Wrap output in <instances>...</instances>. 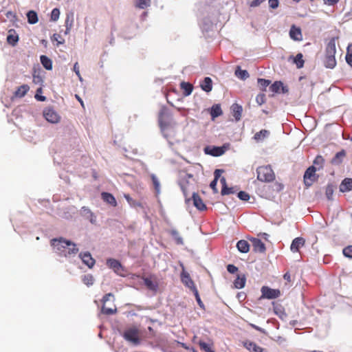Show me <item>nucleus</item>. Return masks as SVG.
<instances>
[{
    "instance_id": "f257e3e1",
    "label": "nucleus",
    "mask_w": 352,
    "mask_h": 352,
    "mask_svg": "<svg viewBox=\"0 0 352 352\" xmlns=\"http://www.w3.org/2000/svg\"><path fill=\"white\" fill-rule=\"evenodd\" d=\"M51 245L60 256L66 257L75 255L78 252V248L75 243L63 237L52 239Z\"/></svg>"
},
{
    "instance_id": "f03ea898",
    "label": "nucleus",
    "mask_w": 352,
    "mask_h": 352,
    "mask_svg": "<svg viewBox=\"0 0 352 352\" xmlns=\"http://www.w3.org/2000/svg\"><path fill=\"white\" fill-rule=\"evenodd\" d=\"M338 39V37H333L327 44L324 64L327 68L333 69L336 65L335 54L336 52V43Z\"/></svg>"
},
{
    "instance_id": "7ed1b4c3",
    "label": "nucleus",
    "mask_w": 352,
    "mask_h": 352,
    "mask_svg": "<svg viewBox=\"0 0 352 352\" xmlns=\"http://www.w3.org/2000/svg\"><path fill=\"white\" fill-rule=\"evenodd\" d=\"M158 122L162 131L173 128L177 124L173 120L171 112L165 107H163L160 111Z\"/></svg>"
},
{
    "instance_id": "20e7f679",
    "label": "nucleus",
    "mask_w": 352,
    "mask_h": 352,
    "mask_svg": "<svg viewBox=\"0 0 352 352\" xmlns=\"http://www.w3.org/2000/svg\"><path fill=\"white\" fill-rule=\"evenodd\" d=\"M256 173L257 179L262 182H271L275 179V174L270 165L258 167Z\"/></svg>"
},
{
    "instance_id": "39448f33",
    "label": "nucleus",
    "mask_w": 352,
    "mask_h": 352,
    "mask_svg": "<svg viewBox=\"0 0 352 352\" xmlns=\"http://www.w3.org/2000/svg\"><path fill=\"white\" fill-rule=\"evenodd\" d=\"M139 334L140 332L137 328H129L124 331L123 333V338L126 341L130 342L135 345H138L140 343Z\"/></svg>"
},
{
    "instance_id": "423d86ee",
    "label": "nucleus",
    "mask_w": 352,
    "mask_h": 352,
    "mask_svg": "<svg viewBox=\"0 0 352 352\" xmlns=\"http://www.w3.org/2000/svg\"><path fill=\"white\" fill-rule=\"evenodd\" d=\"M317 168L314 166L309 167L304 174V184L308 188L310 187L317 179L316 175Z\"/></svg>"
},
{
    "instance_id": "0eeeda50",
    "label": "nucleus",
    "mask_w": 352,
    "mask_h": 352,
    "mask_svg": "<svg viewBox=\"0 0 352 352\" xmlns=\"http://www.w3.org/2000/svg\"><path fill=\"white\" fill-rule=\"evenodd\" d=\"M112 298L113 300H114V295L112 293H108L105 294L102 300V307L101 309V312L103 314L105 315H112L116 313L117 309L116 305H113V307L109 308L106 307V303L107 301L110 300V299Z\"/></svg>"
},
{
    "instance_id": "6e6552de",
    "label": "nucleus",
    "mask_w": 352,
    "mask_h": 352,
    "mask_svg": "<svg viewBox=\"0 0 352 352\" xmlns=\"http://www.w3.org/2000/svg\"><path fill=\"white\" fill-rule=\"evenodd\" d=\"M261 298L267 299H274L280 296V292L279 289H272L267 286H263L261 287Z\"/></svg>"
},
{
    "instance_id": "1a4fd4ad",
    "label": "nucleus",
    "mask_w": 352,
    "mask_h": 352,
    "mask_svg": "<svg viewBox=\"0 0 352 352\" xmlns=\"http://www.w3.org/2000/svg\"><path fill=\"white\" fill-rule=\"evenodd\" d=\"M144 285L147 289L153 292H157L159 288V283L155 275L151 274L149 277H142Z\"/></svg>"
},
{
    "instance_id": "9d476101",
    "label": "nucleus",
    "mask_w": 352,
    "mask_h": 352,
    "mask_svg": "<svg viewBox=\"0 0 352 352\" xmlns=\"http://www.w3.org/2000/svg\"><path fill=\"white\" fill-rule=\"evenodd\" d=\"M43 116L45 118L51 123H58L60 120L59 115L52 108L45 109Z\"/></svg>"
},
{
    "instance_id": "9b49d317",
    "label": "nucleus",
    "mask_w": 352,
    "mask_h": 352,
    "mask_svg": "<svg viewBox=\"0 0 352 352\" xmlns=\"http://www.w3.org/2000/svg\"><path fill=\"white\" fill-rule=\"evenodd\" d=\"M181 280L182 283L187 287H188L192 292L195 291V289H197L195 285V283L192 278H190V274L183 270L181 274Z\"/></svg>"
},
{
    "instance_id": "f8f14e48",
    "label": "nucleus",
    "mask_w": 352,
    "mask_h": 352,
    "mask_svg": "<svg viewBox=\"0 0 352 352\" xmlns=\"http://www.w3.org/2000/svg\"><path fill=\"white\" fill-rule=\"evenodd\" d=\"M107 265L112 269L117 274H120L121 271H123V267L120 262L114 258H109L107 260Z\"/></svg>"
},
{
    "instance_id": "ddd939ff",
    "label": "nucleus",
    "mask_w": 352,
    "mask_h": 352,
    "mask_svg": "<svg viewBox=\"0 0 352 352\" xmlns=\"http://www.w3.org/2000/svg\"><path fill=\"white\" fill-rule=\"evenodd\" d=\"M253 250L256 252L263 253L265 252V245L262 241L257 238L251 239Z\"/></svg>"
},
{
    "instance_id": "4468645a",
    "label": "nucleus",
    "mask_w": 352,
    "mask_h": 352,
    "mask_svg": "<svg viewBox=\"0 0 352 352\" xmlns=\"http://www.w3.org/2000/svg\"><path fill=\"white\" fill-rule=\"evenodd\" d=\"M243 346L245 348H246L250 352H267V351H265V350L263 348L258 346L254 342H252L250 340H246V341L243 342Z\"/></svg>"
},
{
    "instance_id": "2eb2a0df",
    "label": "nucleus",
    "mask_w": 352,
    "mask_h": 352,
    "mask_svg": "<svg viewBox=\"0 0 352 352\" xmlns=\"http://www.w3.org/2000/svg\"><path fill=\"white\" fill-rule=\"evenodd\" d=\"M305 240L302 237L295 238L291 244L290 250L292 252H298L300 248L305 245Z\"/></svg>"
},
{
    "instance_id": "dca6fc26",
    "label": "nucleus",
    "mask_w": 352,
    "mask_h": 352,
    "mask_svg": "<svg viewBox=\"0 0 352 352\" xmlns=\"http://www.w3.org/2000/svg\"><path fill=\"white\" fill-rule=\"evenodd\" d=\"M289 36L294 41H302V35L300 28H296L294 25H293L289 30Z\"/></svg>"
},
{
    "instance_id": "f3484780",
    "label": "nucleus",
    "mask_w": 352,
    "mask_h": 352,
    "mask_svg": "<svg viewBox=\"0 0 352 352\" xmlns=\"http://www.w3.org/2000/svg\"><path fill=\"white\" fill-rule=\"evenodd\" d=\"M231 111L236 121H239L241 118L243 107L238 103H234L231 106Z\"/></svg>"
},
{
    "instance_id": "a211bd4d",
    "label": "nucleus",
    "mask_w": 352,
    "mask_h": 352,
    "mask_svg": "<svg viewBox=\"0 0 352 352\" xmlns=\"http://www.w3.org/2000/svg\"><path fill=\"white\" fill-rule=\"evenodd\" d=\"M192 200H193V204L194 206L199 210H206V206L204 203L201 197L195 192H193L192 194Z\"/></svg>"
},
{
    "instance_id": "6ab92c4d",
    "label": "nucleus",
    "mask_w": 352,
    "mask_h": 352,
    "mask_svg": "<svg viewBox=\"0 0 352 352\" xmlns=\"http://www.w3.org/2000/svg\"><path fill=\"white\" fill-rule=\"evenodd\" d=\"M270 89L273 93H278L280 89H281L282 92L284 94L288 91V89L286 87H284L283 82L280 81H275L270 87Z\"/></svg>"
},
{
    "instance_id": "aec40b11",
    "label": "nucleus",
    "mask_w": 352,
    "mask_h": 352,
    "mask_svg": "<svg viewBox=\"0 0 352 352\" xmlns=\"http://www.w3.org/2000/svg\"><path fill=\"white\" fill-rule=\"evenodd\" d=\"M19 41V35L16 32V31L13 29H11L8 31V34L7 36V42L10 45L14 46Z\"/></svg>"
},
{
    "instance_id": "412c9836",
    "label": "nucleus",
    "mask_w": 352,
    "mask_h": 352,
    "mask_svg": "<svg viewBox=\"0 0 352 352\" xmlns=\"http://www.w3.org/2000/svg\"><path fill=\"white\" fill-rule=\"evenodd\" d=\"M80 256L82 262L86 264L89 268L92 267L95 264V260L91 257L89 252L80 254Z\"/></svg>"
},
{
    "instance_id": "4be33fe9",
    "label": "nucleus",
    "mask_w": 352,
    "mask_h": 352,
    "mask_svg": "<svg viewBox=\"0 0 352 352\" xmlns=\"http://www.w3.org/2000/svg\"><path fill=\"white\" fill-rule=\"evenodd\" d=\"M201 88L206 92L208 93L212 89V80L210 77H205L200 83Z\"/></svg>"
},
{
    "instance_id": "5701e85b",
    "label": "nucleus",
    "mask_w": 352,
    "mask_h": 352,
    "mask_svg": "<svg viewBox=\"0 0 352 352\" xmlns=\"http://www.w3.org/2000/svg\"><path fill=\"white\" fill-rule=\"evenodd\" d=\"M352 190V179L345 178L340 185V190L342 192H349Z\"/></svg>"
},
{
    "instance_id": "b1692460",
    "label": "nucleus",
    "mask_w": 352,
    "mask_h": 352,
    "mask_svg": "<svg viewBox=\"0 0 352 352\" xmlns=\"http://www.w3.org/2000/svg\"><path fill=\"white\" fill-rule=\"evenodd\" d=\"M101 197L104 201L108 203L111 206L114 207L117 206V201L112 194L104 192H102Z\"/></svg>"
},
{
    "instance_id": "393cba45",
    "label": "nucleus",
    "mask_w": 352,
    "mask_h": 352,
    "mask_svg": "<svg viewBox=\"0 0 352 352\" xmlns=\"http://www.w3.org/2000/svg\"><path fill=\"white\" fill-rule=\"evenodd\" d=\"M346 156V152L344 150H342L341 151L337 153L336 155L332 158L331 163L333 165H339L340 164L344 157Z\"/></svg>"
},
{
    "instance_id": "a878e982",
    "label": "nucleus",
    "mask_w": 352,
    "mask_h": 352,
    "mask_svg": "<svg viewBox=\"0 0 352 352\" xmlns=\"http://www.w3.org/2000/svg\"><path fill=\"white\" fill-rule=\"evenodd\" d=\"M236 248L240 252L247 253L250 250V245L245 240H240L236 243Z\"/></svg>"
},
{
    "instance_id": "bb28decb",
    "label": "nucleus",
    "mask_w": 352,
    "mask_h": 352,
    "mask_svg": "<svg viewBox=\"0 0 352 352\" xmlns=\"http://www.w3.org/2000/svg\"><path fill=\"white\" fill-rule=\"evenodd\" d=\"M246 282V278L244 274L238 275L234 281V285L237 289H241L244 287Z\"/></svg>"
},
{
    "instance_id": "cd10ccee",
    "label": "nucleus",
    "mask_w": 352,
    "mask_h": 352,
    "mask_svg": "<svg viewBox=\"0 0 352 352\" xmlns=\"http://www.w3.org/2000/svg\"><path fill=\"white\" fill-rule=\"evenodd\" d=\"M30 87L28 85H23L17 88L14 92V96L18 98L23 97L29 91Z\"/></svg>"
},
{
    "instance_id": "c85d7f7f",
    "label": "nucleus",
    "mask_w": 352,
    "mask_h": 352,
    "mask_svg": "<svg viewBox=\"0 0 352 352\" xmlns=\"http://www.w3.org/2000/svg\"><path fill=\"white\" fill-rule=\"evenodd\" d=\"M270 135V131L266 129H262L260 131L256 133L254 135V139L256 141H261L264 140Z\"/></svg>"
},
{
    "instance_id": "c756f323",
    "label": "nucleus",
    "mask_w": 352,
    "mask_h": 352,
    "mask_svg": "<svg viewBox=\"0 0 352 352\" xmlns=\"http://www.w3.org/2000/svg\"><path fill=\"white\" fill-rule=\"evenodd\" d=\"M40 59L43 66L46 69L50 70L52 69V62L50 58L45 55H42L41 56Z\"/></svg>"
},
{
    "instance_id": "7c9ffc66",
    "label": "nucleus",
    "mask_w": 352,
    "mask_h": 352,
    "mask_svg": "<svg viewBox=\"0 0 352 352\" xmlns=\"http://www.w3.org/2000/svg\"><path fill=\"white\" fill-rule=\"evenodd\" d=\"M28 21L30 24H35L38 22V16L35 11L30 10L27 13Z\"/></svg>"
},
{
    "instance_id": "2f4dec72",
    "label": "nucleus",
    "mask_w": 352,
    "mask_h": 352,
    "mask_svg": "<svg viewBox=\"0 0 352 352\" xmlns=\"http://www.w3.org/2000/svg\"><path fill=\"white\" fill-rule=\"evenodd\" d=\"M181 88L183 89L185 96H189L192 91L193 86L189 82H182L181 83Z\"/></svg>"
},
{
    "instance_id": "473e14b6",
    "label": "nucleus",
    "mask_w": 352,
    "mask_h": 352,
    "mask_svg": "<svg viewBox=\"0 0 352 352\" xmlns=\"http://www.w3.org/2000/svg\"><path fill=\"white\" fill-rule=\"evenodd\" d=\"M223 113L222 109L221 108V106L219 104H214L212 107L211 111H210V115L212 118H214L219 116H221Z\"/></svg>"
},
{
    "instance_id": "72a5a7b5",
    "label": "nucleus",
    "mask_w": 352,
    "mask_h": 352,
    "mask_svg": "<svg viewBox=\"0 0 352 352\" xmlns=\"http://www.w3.org/2000/svg\"><path fill=\"white\" fill-rule=\"evenodd\" d=\"M302 58V54L299 53L293 58L294 63L296 65L298 69L302 68L304 66L305 61Z\"/></svg>"
},
{
    "instance_id": "f704fd0d",
    "label": "nucleus",
    "mask_w": 352,
    "mask_h": 352,
    "mask_svg": "<svg viewBox=\"0 0 352 352\" xmlns=\"http://www.w3.org/2000/svg\"><path fill=\"white\" fill-rule=\"evenodd\" d=\"M74 23V16L72 14H67L65 19V27H66V32L70 31L72 28Z\"/></svg>"
},
{
    "instance_id": "c9c22d12",
    "label": "nucleus",
    "mask_w": 352,
    "mask_h": 352,
    "mask_svg": "<svg viewBox=\"0 0 352 352\" xmlns=\"http://www.w3.org/2000/svg\"><path fill=\"white\" fill-rule=\"evenodd\" d=\"M335 187L333 184H328L325 189V195L329 200H332Z\"/></svg>"
},
{
    "instance_id": "e433bc0d",
    "label": "nucleus",
    "mask_w": 352,
    "mask_h": 352,
    "mask_svg": "<svg viewBox=\"0 0 352 352\" xmlns=\"http://www.w3.org/2000/svg\"><path fill=\"white\" fill-rule=\"evenodd\" d=\"M345 59L347 64L352 67V45H349L346 48Z\"/></svg>"
},
{
    "instance_id": "4c0bfd02",
    "label": "nucleus",
    "mask_w": 352,
    "mask_h": 352,
    "mask_svg": "<svg viewBox=\"0 0 352 352\" xmlns=\"http://www.w3.org/2000/svg\"><path fill=\"white\" fill-rule=\"evenodd\" d=\"M257 82L260 89L262 91H265L267 87H268L271 83L270 80H266L264 78H258Z\"/></svg>"
},
{
    "instance_id": "58836bf2",
    "label": "nucleus",
    "mask_w": 352,
    "mask_h": 352,
    "mask_svg": "<svg viewBox=\"0 0 352 352\" xmlns=\"http://www.w3.org/2000/svg\"><path fill=\"white\" fill-rule=\"evenodd\" d=\"M235 75L242 80H245L249 77L248 72L246 70L241 69L240 67H238L237 69H236Z\"/></svg>"
},
{
    "instance_id": "ea45409f",
    "label": "nucleus",
    "mask_w": 352,
    "mask_h": 352,
    "mask_svg": "<svg viewBox=\"0 0 352 352\" xmlns=\"http://www.w3.org/2000/svg\"><path fill=\"white\" fill-rule=\"evenodd\" d=\"M324 164V159L321 155H318L314 161V166H318V169L320 170L323 168Z\"/></svg>"
},
{
    "instance_id": "a19ab883",
    "label": "nucleus",
    "mask_w": 352,
    "mask_h": 352,
    "mask_svg": "<svg viewBox=\"0 0 352 352\" xmlns=\"http://www.w3.org/2000/svg\"><path fill=\"white\" fill-rule=\"evenodd\" d=\"M151 0H137L136 7L140 9H145L150 6Z\"/></svg>"
},
{
    "instance_id": "79ce46f5",
    "label": "nucleus",
    "mask_w": 352,
    "mask_h": 352,
    "mask_svg": "<svg viewBox=\"0 0 352 352\" xmlns=\"http://www.w3.org/2000/svg\"><path fill=\"white\" fill-rule=\"evenodd\" d=\"M199 345L200 349L205 352H215L212 349L210 344H207L204 341H199Z\"/></svg>"
},
{
    "instance_id": "37998d69",
    "label": "nucleus",
    "mask_w": 352,
    "mask_h": 352,
    "mask_svg": "<svg viewBox=\"0 0 352 352\" xmlns=\"http://www.w3.org/2000/svg\"><path fill=\"white\" fill-rule=\"evenodd\" d=\"M124 198L127 201V202L132 206H139L141 207L142 204L140 202L136 201L135 200L133 199L129 195H124Z\"/></svg>"
},
{
    "instance_id": "c03bdc74",
    "label": "nucleus",
    "mask_w": 352,
    "mask_h": 352,
    "mask_svg": "<svg viewBox=\"0 0 352 352\" xmlns=\"http://www.w3.org/2000/svg\"><path fill=\"white\" fill-rule=\"evenodd\" d=\"M94 280V277L91 274L85 275V276H84V277L82 278V282L87 286L93 285Z\"/></svg>"
},
{
    "instance_id": "a18cd8bd",
    "label": "nucleus",
    "mask_w": 352,
    "mask_h": 352,
    "mask_svg": "<svg viewBox=\"0 0 352 352\" xmlns=\"http://www.w3.org/2000/svg\"><path fill=\"white\" fill-rule=\"evenodd\" d=\"M151 179H152L153 184L154 186L155 190L158 193L160 192V182H159L158 179L157 178V177L155 175H151Z\"/></svg>"
},
{
    "instance_id": "49530a36",
    "label": "nucleus",
    "mask_w": 352,
    "mask_h": 352,
    "mask_svg": "<svg viewBox=\"0 0 352 352\" xmlns=\"http://www.w3.org/2000/svg\"><path fill=\"white\" fill-rule=\"evenodd\" d=\"M266 98L264 94H259L256 97V101L258 105H262L265 102Z\"/></svg>"
},
{
    "instance_id": "de8ad7c7",
    "label": "nucleus",
    "mask_w": 352,
    "mask_h": 352,
    "mask_svg": "<svg viewBox=\"0 0 352 352\" xmlns=\"http://www.w3.org/2000/svg\"><path fill=\"white\" fill-rule=\"evenodd\" d=\"M234 190L233 188H229L228 186H222L221 189V195H230L234 194Z\"/></svg>"
},
{
    "instance_id": "09e8293b",
    "label": "nucleus",
    "mask_w": 352,
    "mask_h": 352,
    "mask_svg": "<svg viewBox=\"0 0 352 352\" xmlns=\"http://www.w3.org/2000/svg\"><path fill=\"white\" fill-rule=\"evenodd\" d=\"M192 292H193V294H194V295L195 296L196 300H197L199 306L201 308L204 309V305L202 300H201V298L199 296L198 290L197 289H195V291H193Z\"/></svg>"
},
{
    "instance_id": "8fccbe9b",
    "label": "nucleus",
    "mask_w": 352,
    "mask_h": 352,
    "mask_svg": "<svg viewBox=\"0 0 352 352\" xmlns=\"http://www.w3.org/2000/svg\"><path fill=\"white\" fill-rule=\"evenodd\" d=\"M60 15V11L58 8H54L51 13V19L54 21L58 20Z\"/></svg>"
},
{
    "instance_id": "3c124183",
    "label": "nucleus",
    "mask_w": 352,
    "mask_h": 352,
    "mask_svg": "<svg viewBox=\"0 0 352 352\" xmlns=\"http://www.w3.org/2000/svg\"><path fill=\"white\" fill-rule=\"evenodd\" d=\"M188 182H183L180 183V186L182 188V190L185 196V197H187L188 195Z\"/></svg>"
},
{
    "instance_id": "603ef678",
    "label": "nucleus",
    "mask_w": 352,
    "mask_h": 352,
    "mask_svg": "<svg viewBox=\"0 0 352 352\" xmlns=\"http://www.w3.org/2000/svg\"><path fill=\"white\" fill-rule=\"evenodd\" d=\"M238 197L243 201H248L250 199V195L245 191H240L238 193Z\"/></svg>"
},
{
    "instance_id": "864d4df0",
    "label": "nucleus",
    "mask_w": 352,
    "mask_h": 352,
    "mask_svg": "<svg viewBox=\"0 0 352 352\" xmlns=\"http://www.w3.org/2000/svg\"><path fill=\"white\" fill-rule=\"evenodd\" d=\"M343 254L346 257L352 258V245H349L343 249Z\"/></svg>"
},
{
    "instance_id": "5fc2aeb1",
    "label": "nucleus",
    "mask_w": 352,
    "mask_h": 352,
    "mask_svg": "<svg viewBox=\"0 0 352 352\" xmlns=\"http://www.w3.org/2000/svg\"><path fill=\"white\" fill-rule=\"evenodd\" d=\"M265 0H253L248 3V5L251 8H255L259 6Z\"/></svg>"
},
{
    "instance_id": "6e6d98bb",
    "label": "nucleus",
    "mask_w": 352,
    "mask_h": 352,
    "mask_svg": "<svg viewBox=\"0 0 352 352\" xmlns=\"http://www.w3.org/2000/svg\"><path fill=\"white\" fill-rule=\"evenodd\" d=\"M171 234L173 236H175V240H176L177 244H182L183 243L182 238L181 236H178L179 234H178L177 231L173 230L171 232Z\"/></svg>"
},
{
    "instance_id": "4d7b16f0",
    "label": "nucleus",
    "mask_w": 352,
    "mask_h": 352,
    "mask_svg": "<svg viewBox=\"0 0 352 352\" xmlns=\"http://www.w3.org/2000/svg\"><path fill=\"white\" fill-rule=\"evenodd\" d=\"M268 4L270 8L276 9L279 6L278 0H268Z\"/></svg>"
},
{
    "instance_id": "13d9d810",
    "label": "nucleus",
    "mask_w": 352,
    "mask_h": 352,
    "mask_svg": "<svg viewBox=\"0 0 352 352\" xmlns=\"http://www.w3.org/2000/svg\"><path fill=\"white\" fill-rule=\"evenodd\" d=\"M227 270L230 274H234L238 271V267L232 264H229L227 266Z\"/></svg>"
},
{
    "instance_id": "bf43d9fd",
    "label": "nucleus",
    "mask_w": 352,
    "mask_h": 352,
    "mask_svg": "<svg viewBox=\"0 0 352 352\" xmlns=\"http://www.w3.org/2000/svg\"><path fill=\"white\" fill-rule=\"evenodd\" d=\"M223 172V170L221 169H216L214 172V178L213 180H216V181H218V179H219V177H221V173Z\"/></svg>"
},
{
    "instance_id": "052dcab7",
    "label": "nucleus",
    "mask_w": 352,
    "mask_h": 352,
    "mask_svg": "<svg viewBox=\"0 0 352 352\" xmlns=\"http://www.w3.org/2000/svg\"><path fill=\"white\" fill-rule=\"evenodd\" d=\"M223 153V151L221 148H215L212 153V155L214 156H219Z\"/></svg>"
},
{
    "instance_id": "680f3d73",
    "label": "nucleus",
    "mask_w": 352,
    "mask_h": 352,
    "mask_svg": "<svg viewBox=\"0 0 352 352\" xmlns=\"http://www.w3.org/2000/svg\"><path fill=\"white\" fill-rule=\"evenodd\" d=\"M74 71L75 72V73L76 74V75L80 78V71H79V66H78V63H76L74 65Z\"/></svg>"
},
{
    "instance_id": "e2e57ef3",
    "label": "nucleus",
    "mask_w": 352,
    "mask_h": 352,
    "mask_svg": "<svg viewBox=\"0 0 352 352\" xmlns=\"http://www.w3.org/2000/svg\"><path fill=\"white\" fill-rule=\"evenodd\" d=\"M217 181L216 180H212L210 184V188L214 190V192H217Z\"/></svg>"
},
{
    "instance_id": "0e129e2a",
    "label": "nucleus",
    "mask_w": 352,
    "mask_h": 352,
    "mask_svg": "<svg viewBox=\"0 0 352 352\" xmlns=\"http://www.w3.org/2000/svg\"><path fill=\"white\" fill-rule=\"evenodd\" d=\"M338 0H324V3L328 4L329 6L336 4Z\"/></svg>"
},
{
    "instance_id": "69168bd1",
    "label": "nucleus",
    "mask_w": 352,
    "mask_h": 352,
    "mask_svg": "<svg viewBox=\"0 0 352 352\" xmlns=\"http://www.w3.org/2000/svg\"><path fill=\"white\" fill-rule=\"evenodd\" d=\"M283 278L285 280H286L288 282L291 281V275H290L289 272H286L284 274Z\"/></svg>"
},
{
    "instance_id": "338daca9",
    "label": "nucleus",
    "mask_w": 352,
    "mask_h": 352,
    "mask_svg": "<svg viewBox=\"0 0 352 352\" xmlns=\"http://www.w3.org/2000/svg\"><path fill=\"white\" fill-rule=\"evenodd\" d=\"M35 98L39 100V101H45V96H38V94H36L35 96Z\"/></svg>"
},
{
    "instance_id": "774afa93",
    "label": "nucleus",
    "mask_w": 352,
    "mask_h": 352,
    "mask_svg": "<svg viewBox=\"0 0 352 352\" xmlns=\"http://www.w3.org/2000/svg\"><path fill=\"white\" fill-rule=\"evenodd\" d=\"M220 182L222 184V186H227V185H226V180L225 177H221L220 179Z\"/></svg>"
}]
</instances>
